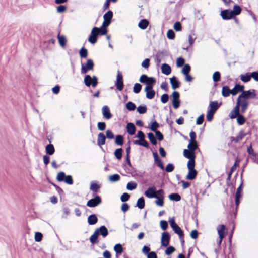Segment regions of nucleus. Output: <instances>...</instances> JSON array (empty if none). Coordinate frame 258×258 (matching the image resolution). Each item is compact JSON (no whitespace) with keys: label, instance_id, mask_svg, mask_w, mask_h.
<instances>
[{"label":"nucleus","instance_id":"obj_57","mask_svg":"<svg viewBox=\"0 0 258 258\" xmlns=\"http://www.w3.org/2000/svg\"><path fill=\"white\" fill-rule=\"evenodd\" d=\"M175 248L172 246H170L166 248L165 252L166 255H169L171 254L172 253H173L175 251Z\"/></svg>","mask_w":258,"mask_h":258},{"label":"nucleus","instance_id":"obj_49","mask_svg":"<svg viewBox=\"0 0 258 258\" xmlns=\"http://www.w3.org/2000/svg\"><path fill=\"white\" fill-rule=\"evenodd\" d=\"M245 136V134L243 133V132L241 131L238 136L234 139V141L236 142H239L241 141Z\"/></svg>","mask_w":258,"mask_h":258},{"label":"nucleus","instance_id":"obj_47","mask_svg":"<svg viewBox=\"0 0 258 258\" xmlns=\"http://www.w3.org/2000/svg\"><path fill=\"white\" fill-rule=\"evenodd\" d=\"M147 107L145 105H140L137 108V111L140 113V114H144L147 111Z\"/></svg>","mask_w":258,"mask_h":258},{"label":"nucleus","instance_id":"obj_27","mask_svg":"<svg viewBox=\"0 0 258 258\" xmlns=\"http://www.w3.org/2000/svg\"><path fill=\"white\" fill-rule=\"evenodd\" d=\"M149 24V23L147 20L142 19L138 23V27L142 30H145L147 28Z\"/></svg>","mask_w":258,"mask_h":258},{"label":"nucleus","instance_id":"obj_61","mask_svg":"<svg viewBox=\"0 0 258 258\" xmlns=\"http://www.w3.org/2000/svg\"><path fill=\"white\" fill-rule=\"evenodd\" d=\"M174 166L171 163L168 164L165 168V170L167 172H171L174 170Z\"/></svg>","mask_w":258,"mask_h":258},{"label":"nucleus","instance_id":"obj_35","mask_svg":"<svg viewBox=\"0 0 258 258\" xmlns=\"http://www.w3.org/2000/svg\"><path fill=\"white\" fill-rule=\"evenodd\" d=\"M120 177L117 174H114L108 177V180L111 182H115L120 180Z\"/></svg>","mask_w":258,"mask_h":258},{"label":"nucleus","instance_id":"obj_20","mask_svg":"<svg viewBox=\"0 0 258 258\" xmlns=\"http://www.w3.org/2000/svg\"><path fill=\"white\" fill-rule=\"evenodd\" d=\"M244 87L243 85H240L239 84L235 85V87L231 90V94L234 96L236 95L238 92H242L244 90Z\"/></svg>","mask_w":258,"mask_h":258},{"label":"nucleus","instance_id":"obj_30","mask_svg":"<svg viewBox=\"0 0 258 258\" xmlns=\"http://www.w3.org/2000/svg\"><path fill=\"white\" fill-rule=\"evenodd\" d=\"M114 250L116 252V257H118V255L121 254L123 252V248L120 244H116L114 246Z\"/></svg>","mask_w":258,"mask_h":258},{"label":"nucleus","instance_id":"obj_43","mask_svg":"<svg viewBox=\"0 0 258 258\" xmlns=\"http://www.w3.org/2000/svg\"><path fill=\"white\" fill-rule=\"evenodd\" d=\"M148 137L153 145H155L157 144V142L153 133L151 132L149 133L148 134Z\"/></svg>","mask_w":258,"mask_h":258},{"label":"nucleus","instance_id":"obj_19","mask_svg":"<svg viewBox=\"0 0 258 258\" xmlns=\"http://www.w3.org/2000/svg\"><path fill=\"white\" fill-rule=\"evenodd\" d=\"M153 154L155 163L159 167H160L161 169L164 170V167L163 166L162 161L158 157V154L156 152H153Z\"/></svg>","mask_w":258,"mask_h":258},{"label":"nucleus","instance_id":"obj_11","mask_svg":"<svg viewBox=\"0 0 258 258\" xmlns=\"http://www.w3.org/2000/svg\"><path fill=\"white\" fill-rule=\"evenodd\" d=\"M101 202V199L98 196H96L94 198L89 200L87 203V206L89 207H94Z\"/></svg>","mask_w":258,"mask_h":258},{"label":"nucleus","instance_id":"obj_51","mask_svg":"<svg viewBox=\"0 0 258 258\" xmlns=\"http://www.w3.org/2000/svg\"><path fill=\"white\" fill-rule=\"evenodd\" d=\"M195 36L194 32H191L188 36V41L190 45H191L195 42L196 38L194 37Z\"/></svg>","mask_w":258,"mask_h":258},{"label":"nucleus","instance_id":"obj_45","mask_svg":"<svg viewBox=\"0 0 258 258\" xmlns=\"http://www.w3.org/2000/svg\"><path fill=\"white\" fill-rule=\"evenodd\" d=\"M115 143L118 145H122L123 144V138L121 135H119L116 136Z\"/></svg>","mask_w":258,"mask_h":258},{"label":"nucleus","instance_id":"obj_44","mask_svg":"<svg viewBox=\"0 0 258 258\" xmlns=\"http://www.w3.org/2000/svg\"><path fill=\"white\" fill-rule=\"evenodd\" d=\"M148 80L146 82V86H152L153 87L154 85L156 83V80L153 77H148Z\"/></svg>","mask_w":258,"mask_h":258},{"label":"nucleus","instance_id":"obj_42","mask_svg":"<svg viewBox=\"0 0 258 258\" xmlns=\"http://www.w3.org/2000/svg\"><path fill=\"white\" fill-rule=\"evenodd\" d=\"M241 12V9L237 5H234L233 6V10L232 11V13L234 16L238 15L240 14Z\"/></svg>","mask_w":258,"mask_h":258},{"label":"nucleus","instance_id":"obj_58","mask_svg":"<svg viewBox=\"0 0 258 258\" xmlns=\"http://www.w3.org/2000/svg\"><path fill=\"white\" fill-rule=\"evenodd\" d=\"M159 127V124L158 123V122L157 121H155L151 123L150 128L152 131L155 132V131H157V129Z\"/></svg>","mask_w":258,"mask_h":258},{"label":"nucleus","instance_id":"obj_64","mask_svg":"<svg viewBox=\"0 0 258 258\" xmlns=\"http://www.w3.org/2000/svg\"><path fill=\"white\" fill-rule=\"evenodd\" d=\"M173 27L175 30H176V31H181L182 28L181 24L179 22H176V23H175Z\"/></svg>","mask_w":258,"mask_h":258},{"label":"nucleus","instance_id":"obj_24","mask_svg":"<svg viewBox=\"0 0 258 258\" xmlns=\"http://www.w3.org/2000/svg\"><path fill=\"white\" fill-rule=\"evenodd\" d=\"M105 136L103 133H100L98 135L97 144L99 146H101L105 143Z\"/></svg>","mask_w":258,"mask_h":258},{"label":"nucleus","instance_id":"obj_38","mask_svg":"<svg viewBox=\"0 0 258 258\" xmlns=\"http://www.w3.org/2000/svg\"><path fill=\"white\" fill-rule=\"evenodd\" d=\"M137 206L140 209H142L145 207V200L143 197L140 198L137 202Z\"/></svg>","mask_w":258,"mask_h":258},{"label":"nucleus","instance_id":"obj_1","mask_svg":"<svg viewBox=\"0 0 258 258\" xmlns=\"http://www.w3.org/2000/svg\"><path fill=\"white\" fill-rule=\"evenodd\" d=\"M56 179L59 182L64 181L67 184L72 185L73 183L72 177L71 175L66 176L63 172L58 173Z\"/></svg>","mask_w":258,"mask_h":258},{"label":"nucleus","instance_id":"obj_56","mask_svg":"<svg viewBox=\"0 0 258 258\" xmlns=\"http://www.w3.org/2000/svg\"><path fill=\"white\" fill-rule=\"evenodd\" d=\"M190 71V67L189 64H185L183 67L182 70V73L184 75H187V74H189V72Z\"/></svg>","mask_w":258,"mask_h":258},{"label":"nucleus","instance_id":"obj_18","mask_svg":"<svg viewBox=\"0 0 258 258\" xmlns=\"http://www.w3.org/2000/svg\"><path fill=\"white\" fill-rule=\"evenodd\" d=\"M102 114L106 119H110L112 115L110 113V109L107 106H104L102 108Z\"/></svg>","mask_w":258,"mask_h":258},{"label":"nucleus","instance_id":"obj_10","mask_svg":"<svg viewBox=\"0 0 258 258\" xmlns=\"http://www.w3.org/2000/svg\"><path fill=\"white\" fill-rule=\"evenodd\" d=\"M115 86L119 91H122L123 88V78L121 73L118 72Z\"/></svg>","mask_w":258,"mask_h":258},{"label":"nucleus","instance_id":"obj_48","mask_svg":"<svg viewBox=\"0 0 258 258\" xmlns=\"http://www.w3.org/2000/svg\"><path fill=\"white\" fill-rule=\"evenodd\" d=\"M126 107L129 111H134L135 110L136 106L134 103L130 101L126 103Z\"/></svg>","mask_w":258,"mask_h":258},{"label":"nucleus","instance_id":"obj_13","mask_svg":"<svg viewBox=\"0 0 258 258\" xmlns=\"http://www.w3.org/2000/svg\"><path fill=\"white\" fill-rule=\"evenodd\" d=\"M146 97L149 99H152L155 95V92L153 90L152 86H146L145 88Z\"/></svg>","mask_w":258,"mask_h":258},{"label":"nucleus","instance_id":"obj_22","mask_svg":"<svg viewBox=\"0 0 258 258\" xmlns=\"http://www.w3.org/2000/svg\"><path fill=\"white\" fill-rule=\"evenodd\" d=\"M162 73L165 75H168L171 72V69L170 66L166 63H164L161 67Z\"/></svg>","mask_w":258,"mask_h":258},{"label":"nucleus","instance_id":"obj_5","mask_svg":"<svg viewBox=\"0 0 258 258\" xmlns=\"http://www.w3.org/2000/svg\"><path fill=\"white\" fill-rule=\"evenodd\" d=\"M165 197V193L163 190L159 189L157 190V194L156 197L154 198L157 199L155 201V203L158 206L162 207L164 205V199Z\"/></svg>","mask_w":258,"mask_h":258},{"label":"nucleus","instance_id":"obj_28","mask_svg":"<svg viewBox=\"0 0 258 258\" xmlns=\"http://www.w3.org/2000/svg\"><path fill=\"white\" fill-rule=\"evenodd\" d=\"M126 129L128 133L131 135H133L135 133L136 127L133 123H127Z\"/></svg>","mask_w":258,"mask_h":258},{"label":"nucleus","instance_id":"obj_53","mask_svg":"<svg viewBox=\"0 0 258 258\" xmlns=\"http://www.w3.org/2000/svg\"><path fill=\"white\" fill-rule=\"evenodd\" d=\"M237 121L238 124L243 125L245 122V119L242 115H239L237 117Z\"/></svg>","mask_w":258,"mask_h":258},{"label":"nucleus","instance_id":"obj_52","mask_svg":"<svg viewBox=\"0 0 258 258\" xmlns=\"http://www.w3.org/2000/svg\"><path fill=\"white\" fill-rule=\"evenodd\" d=\"M137 187V184L134 182H130L126 185V188L129 190H133Z\"/></svg>","mask_w":258,"mask_h":258},{"label":"nucleus","instance_id":"obj_4","mask_svg":"<svg viewBox=\"0 0 258 258\" xmlns=\"http://www.w3.org/2000/svg\"><path fill=\"white\" fill-rule=\"evenodd\" d=\"M94 62L91 59L87 60L86 64L81 63V72L82 74H85L89 70H93L94 68Z\"/></svg>","mask_w":258,"mask_h":258},{"label":"nucleus","instance_id":"obj_17","mask_svg":"<svg viewBox=\"0 0 258 258\" xmlns=\"http://www.w3.org/2000/svg\"><path fill=\"white\" fill-rule=\"evenodd\" d=\"M98 235H101L103 237H106L108 234V231L105 226H101L95 230Z\"/></svg>","mask_w":258,"mask_h":258},{"label":"nucleus","instance_id":"obj_60","mask_svg":"<svg viewBox=\"0 0 258 258\" xmlns=\"http://www.w3.org/2000/svg\"><path fill=\"white\" fill-rule=\"evenodd\" d=\"M184 59L182 57H179L176 61V65L178 67H181L184 64Z\"/></svg>","mask_w":258,"mask_h":258},{"label":"nucleus","instance_id":"obj_15","mask_svg":"<svg viewBox=\"0 0 258 258\" xmlns=\"http://www.w3.org/2000/svg\"><path fill=\"white\" fill-rule=\"evenodd\" d=\"M170 235L168 232H163L162 234L161 244L164 247H167L169 244Z\"/></svg>","mask_w":258,"mask_h":258},{"label":"nucleus","instance_id":"obj_26","mask_svg":"<svg viewBox=\"0 0 258 258\" xmlns=\"http://www.w3.org/2000/svg\"><path fill=\"white\" fill-rule=\"evenodd\" d=\"M170 83L172 86V88L173 89H176L179 87V82L177 80L175 77H173L170 79Z\"/></svg>","mask_w":258,"mask_h":258},{"label":"nucleus","instance_id":"obj_59","mask_svg":"<svg viewBox=\"0 0 258 258\" xmlns=\"http://www.w3.org/2000/svg\"><path fill=\"white\" fill-rule=\"evenodd\" d=\"M42 234L40 232H36L35 234L34 239L36 242H40L42 238Z\"/></svg>","mask_w":258,"mask_h":258},{"label":"nucleus","instance_id":"obj_46","mask_svg":"<svg viewBox=\"0 0 258 258\" xmlns=\"http://www.w3.org/2000/svg\"><path fill=\"white\" fill-rule=\"evenodd\" d=\"M79 54L81 57L86 58L88 56V51L86 49L83 47L80 49Z\"/></svg>","mask_w":258,"mask_h":258},{"label":"nucleus","instance_id":"obj_29","mask_svg":"<svg viewBox=\"0 0 258 258\" xmlns=\"http://www.w3.org/2000/svg\"><path fill=\"white\" fill-rule=\"evenodd\" d=\"M231 90L227 86H224L222 89V95L224 97H227L231 94Z\"/></svg>","mask_w":258,"mask_h":258},{"label":"nucleus","instance_id":"obj_9","mask_svg":"<svg viewBox=\"0 0 258 258\" xmlns=\"http://www.w3.org/2000/svg\"><path fill=\"white\" fill-rule=\"evenodd\" d=\"M255 95V90L254 89L248 91H244L243 90L242 93L239 96L247 100L249 98H254Z\"/></svg>","mask_w":258,"mask_h":258},{"label":"nucleus","instance_id":"obj_25","mask_svg":"<svg viewBox=\"0 0 258 258\" xmlns=\"http://www.w3.org/2000/svg\"><path fill=\"white\" fill-rule=\"evenodd\" d=\"M87 221L89 225H94L97 222L98 218L96 215L92 214L88 216Z\"/></svg>","mask_w":258,"mask_h":258},{"label":"nucleus","instance_id":"obj_50","mask_svg":"<svg viewBox=\"0 0 258 258\" xmlns=\"http://www.w3.org/2000/svg\"><path fill=\"white\" fill-rule=\"evenodd\" d=\"M122 150L121 148L116 149L114 152V155L115 157L117 159H120L122 157Z\"/></svg>","mask_w":258,"mask_h":258},{"label":"nucleus","instance_id":"obj_16","mask_svg":"<svg viewBox=\"0 0 258 258\" xmlns=\"http://www.w3.org/2000/svg\"><path fill=\"white\" fill-rule=\"evenodd\" d=\"M221 16L224 20H229L231 19L234 15L232 13V10H225L221 12Z\"/></svg>","mask_w":258,"mask_h":258},{"label":"nucleus","instance_id":"obj_12","mask_svg":"<svg viewBox=\"0 0 258 258\" xmlns=\"http://www.w3.org/2000/svg\"><path fill=\"white\" fill-rule=\"evenodd\" d=\"M157 190H156V187L153 186L149 188L145 192V195L148 198H154L156 197Z\"/></svg>","mask_w":258,"mask_h":258},{"label":"nucleus","instance_id":"obj_33","mask_svg":"<svg viewBox=\"0 0 258 258\" xmlns=\"http://www.w3.org/2000/svg\"><path fill=\"white\" fill-rule=\"evenodd\" d=\"M169 198L171 201L178 202L181 200V196L178 194L174 193L169 195Z\"/></svg>","mask_w":258,"mask_h":258},{"label":"nucleus","instance_id":"obj_32","mask_svg":"<svg viewBox=\"0 0 258 258\" xmlns=\"http://www.w3.org/2000/svg\"><path fill=\"white\" fill-rule=\"evenodd\" d=\"M100 188V186L96 183L92 182L90 184V189L93 192L94 194L96 193Z\"/></svg>","mask_w":258,"mask_h":258},{"label":"nucleus","instance_id":"obj_36","mask_svg":"<svg viewBox=\"0 0 258 258\" xmlns=\"http://www.w3.org/2000/svg\"><path fill=\"white\" fill-rule=\"evenodd\" d=\"M174 232L178 235L179 237H181L183 235V231L179 227V226L177 224L174 227L172 228Z\"/></svg>","mask_w":258,"mask_h":258},{"label":"nucleus","instance_id":"obj_3","mask_svg":"<svg viewBox=\"0 0 258 258\" xmlns=\"http://www.w3.org/2000/svg\"><path fill=\"white\" fill-rule=\"evenodd\" d=\"M84 83L87 87L91 85L93 87H95L98 84L97 78L96 76H93L92 78L89 75H86L84 78Z\"/></svg>","mask_w":258,"mask_h":258},{"label":"nucleus","instance_id":"obj_41","mask_svg":"<svg viewBox=\"0 0 258 258\" xmlns=\"http://www.w3.org/2000/svg\"><path fill=\"white\" fill-rule=\"evenodd\" d=\"M58 42L61 47H64L66 43V38L63 35H60L57 36Z\"/></svg>","mask_w":258,"mask_h":258},{"label":"nucleus","instance_id":"obj_2","mask_svg":"<svg viewBox=\"0 0 258 258\" xmlns=\"http://www.w3.org/2000/svg\"><path fill=\"white\" fill-rule=\"evenodd\" d=\"M187 166L188 169V173L186 175V178L188 180H194L197 175V171L195 169V163H187Z\"/></svg>","mask_w":258,"mask_h":258},{"label":"nucleus","instance_id":"obj_63","mask_svg":"<svg viewBox=\"0 0 258 258\" xmlns=\"http://www.w3.org/2000/svg\"><path fill=\"white\" fill-rule=\"evenodd\" d=\"M167 37L169 39H173L175 37V33L172 30H169L167 33Z\"/></svg>","mask_w":258,"mask_h":258},{"label":"nucleus","instance_id":"obj_14","mask_svg":"<svg viewBox=\"0 0 258 258\" xmlns=\"http://www.w3.org/2000/svg\"><path fill=\"white\" fill-rule=\"evenodd\" d=\"M225 229L226 227L224 225H220L217 227V231L220 238L218 242L219 245L221 244L222 240L224 237Z\"/></svg>","mask_w":258,"mask_h":258},{"label":"nucleus","instance_id":"obj_8","mask_svg":"<svg viewBox=\"0 0 258 258\" xmlns=\"http://www.w3.org/2000/svg\"><path fill=\"white\" fill-rule=\"evenodd\" d=\"M183 155L186 158L189 159L187 163H191V164L195 163V152L189 150L188 149H185L183 151Z\"/></svg>","mask_w":258,"mask_h":258},{"label":"nucleus","instance_id":"obj_31","mask_svg":"<svg viewBox=\"0 0 258 258\" xmlns=\"http://www.w3.org/2000/svg\"><path fill=\"white\" fill-rule=\"evenodd\" d=\"M189 150H190L194 152L198 148V145L196 141H190L187 146Z\"/></svg>","mask_w":258,"mask_h":258},{"label":"nucleus","instance_id":"obj_6","mask_svg":"<svg viewBox=\"0 0 258 258\" xmlns=\"http://www.w3.org/2000/svg\"><path fill=\"white\" fill-rule=\"evenodd\" d=\"M248 103L246 99H244L242 97H238L237 99L236 105H238V107H241V111L242 113L245 112L247 109Z\"/></svg>","mask_w":258,"mask_h":258},{"label":"nucleus","instance_id":"obj_40","mask_svg":"<svg viewBox=\"0 0 258 258\" xmlns=\"http://www.w3.org/2000/svg\"><path fill=\"white\" fill-rule=\"evenodd\" d=\"M251 79V75L249 73H246L240 75V79L244 82H248Z\"/></svg>","mask_w":258,"mask_h":258},{"label":"nucleus","instance_id":"obj_7","mask_svg":"<svg viewBox=\"0 0 258 258\" xmlns=\"http://www.w3.org/2000/svg\"><path fill=\"white\" fill-rule=\"evenodd\" d=\"M99 35V31L98 27H94L91 32V35L88 38V41L92 44L96 43L97 40V36Z\"/></svg>","mask_w":258,"mask_h":258},{"label":"nucleus","instance_id":"obj_37","mask_svg":"<svg viewBox=\"0 0 258 258\" xmlns=\"http://www.w3.org/2000/svg\"><path fill=\"white\" fill-rule=\"evenodd\" d=\"M98 234H97V232L94 231L93 234L91 235V236L90 238V242L92 244H94L98 242V241L97 240Z\"/></svg>","mask_w":258,"mask_h":258},{"label":"nucleus","instance_id":"obj_62","mask_svg":"<svg viewBox=\"0 0 258 258\" xmlns=\"http://www.w3.org/2000/svg\"><path fill=\"white\" fill-rule=\"evenodd\" d=\"M169 99V96L167 94H164L161 96V101L162 103H166L168 102Z\"/></svg>","mask_w":258,"mask_h":258},{"label":"nucleus","instance_id":"obj_23","mask_svg":"<svg viewBox=\"0 0 258 258\" xmlns=\"http://www.w3.org/2000/svg\"><path fill=\"white\" fill-rule=\"evenodd\" d=\"M209 108L208 111L215 113L219 108L217 101H211L209 103Z\"/></svg>","mask_w":258,"mask_h":258},{"label":"nucleus","instance_id":"obj_55","mask_svg":"<svg viewBox=\"0 0 258 258\" xmlns=\"http://www.w3.org/2000/svg\"><path fill=\"white\" fill-rule=\"evenodd\" d=\"M142 85L139 83H136L133 87V91L135 93H139L141 90Z\"/></svg>","mask_w":258,"mask_h":258},{"label":"nucleus","instance_id":"obj_39","mask_svg":"<svg viewBox=\"0 0 258 258\" xmlns=\"http://www.w3.org/2000/svg\"><path fill=\"white\" fill-rule=\"evenodd\" d=\"M113 17V13L111 11H108L103 15V19L106 21L111 22V19Z\"/></svg>","mask_w":258,"mask_h":258},{"label":"nucleus","instance_id":"obj_34","mask_svg":"<svg viewBox=\"0 0 258 258\" xmlns=\"http://www.w3.org/2000/svg\"><path fill=\"white\" fill-rule=\"evenodd\" d=\"M55 150L54 146L52 144H50L46 147V153L49 155H52L54 153Z\"/></svg>","mask_w":258,"mask_h":258},{"label":"nucleus","instance_id":"obj_21","mask_svg":"<svg viewBox=\"0 0 258 258\" xmlns=\"http://www.w3.org/2000/svg\"><path fill=\"white\" fill-rule=\"evenodd\" d=\"M239 108L238 105H236L229 114L230 118H235L239 115Z\"/></svg>","mask_w":258,"mask_h":258},{"label":"nucleus","instance_id":"obj_54","mask_svg":"<svg viewBox=\"0 0 258 258\" xmlns=\"http://www.w3.org/2000/svg\"><path fill=\"white\" fill-rule=\"evenodd\" d=\"M220 73L219 72L216 71L213 75V80L214 82H218L220 80Z\"/></svg>","mask_w":258,"mask_h":258}]
</instances>
